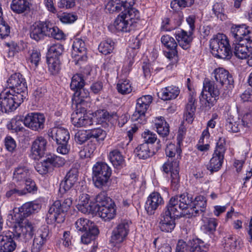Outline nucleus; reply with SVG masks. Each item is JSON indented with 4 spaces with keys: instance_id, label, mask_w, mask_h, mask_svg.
Here are the masks:
<instances>
[{
    "instance_id": "f257e3e1",
    "label": "nucleus",
    "mask_w": 252,
    "mask_h": 252,
    "mask_svg": "<svg viewBox=\"0 0 252 252\" xmlns=\"http://www.w3.org/2000/svg\"><path fill=\"white\" fill-rule=\"evenodd\" d=\"M172 197L181 211V214L188 218L203 212L206 207V200L202 195L197 196L193 200L191 195L186 192Z\"/></svg>"
},
{
    "instance_id": "09e8293b",
    "label": "nucleus",
    "mask_w": 252,
    "mask_h": 252,
    "mask_svg": "<svg viewBox=\"0 0 252 252\" xmlns=\"http://www.w3.org/2000/svg\"><path fill=\"white\" fill-rule=\"evenodd\" d=\"M114 48V42L111 40H107L100 42L98 46L99 51L103 54L111 53Z\"/></svg>"
},
{
    "instance_id": "58836bf2",
    "label": "nucleus",
    "mask_w": 252,
    "mask_h": 252,
    "mask_svg": "<svg viewBox=\"0 0 252 252\" xmlns=\"http://www.w3.org/2000/svg\"><path fill=\"white\" fill-rule=\"evenodd\" d=\"M11 8L15 12L20 14L30 10V3L28 0H12Z\"/></svg>"
},
{
    "instance_id": "dca6fc26",
    "label": "nucleus",
    "mask_w": 252,
    "mask_h": 252,
    "mask_svg": "<svg viewBox=\"0 0 252 252\" xmlns=\"http://www.w3.org/2000/svg\"><path fill=\"white\" fill-rule=\"evenodd\" d=\"M15 234L11 231L3 232L0 235V252H13L16 248Z\"/></svg>"
},
{
    "instance_id": "473e14b6",
    "label": "nucleus",
    "mask_w": 252,
    "mask_h": 252,
    "mask_svg": "<svg viewBox=\"0 0 252 252\" xmlns=\"http://www.w3.org/2000/svg\"><path fill=\"white\" fill-rule=\"evenodd\" d=\"M223 159V155L218 154V153L214 152L212 158L207 164V169L212 173L219 171L222 166Z\"/></svg>"
},
{
    "instance_id": "4be33fe9",
    "label": "nucleus",
    "mask_w": 252,
    "mask_h": 252,
    "mask_svg": "<svg viewBox=\"0 0 252 252\" xmlns=\"http://www.w3.org/2000/svg\"><path fill=\"white\" fill-rule=\"evenodd\" d=\"M174 35L179 46L183 49L187 50L190 48L193 39L192 32H188L183 30L178 29L176 31Z\"/></svg>"
},
{
    "instance_id": "9d476101",
    "label": "nucleus",
    "mask_w": 252,
    "mask_h": 252,
    "mask_svg": "<svg viewBox=\"0 0 252 252\" xmlns=\"http://www.w3.org/2000/svg\"><path fill=\"white\" fill-rule=\"evenodd\" d=\"M45 121V118L43 114L30 113L26 116L23 120V123L29 128L39 131L44 128Z\"/></svg>"
},
{
    "instance_id": "3c124183",
    "label": "nucleus",
    "mask_w": 252,
    "mask_h": 252,
    "mask_svg": "<svg viewBox=\"0 0 252 252\" xmlns=\"http://www.w3.org/2000/svg\"><path fill=\"white\" fill-rule=\"evenodd\" d=\"M47 62L49 70L51 73L53 75L58 73L60 70V63L59 59L50 57Z\"/></svg>"
},
{
    "instance_id": "423d86ee",
    "label": "nucleus",
    "mask_w": 252,
    "mask_h": 252,
    "mask_svg": "<svg viewBox=\"0 0 252 252\" xmlns=\"http://www.w3.org/2000/svg\"><path fill=\"white\" fill-rule=\"evenodd\" d=\"M71 198L68 197L63 200H56L50 207L47 217L51 222H63L64 220V213L66 212L72 205Z\"/></svg>"
},
{
    "instance_id": "a19ab883",
    "label": "nucleus",
    "mask_w": 252,
    "mask_h": 252,
    "mask_svg": "<svg viewBox=\"0 0 252 252\" xmlns=\"http://www.w3.org/2000/svg\"><path fill=\"white\" fill-rule=\"evenodd\" d=\"M135 153L139 158L143 159H147L154 154V152L150 150L147 143H143L139 145L135 149Z\"/></svg>"
},
{
    "instance_id": "c03bdc74",
    "label": "nucleus",
    "mask_w": 252,
    "mask_h": 252,
    "mask_svg": "<svg viewBox=\"0 0 252 252\" xmlns=\"http://www.w3.org/2000/svg\"><path fill=\"white\" fill-rule=\"evenodd\" d=\"M142 137L145 142L144 143H147L148 145V144H153L155 142H157V144L158 145L157 148V150L160 148V141L159 139H158L156 134L147 130L142 133Z\"/></svg>"
},
{
    "instance_id": "49530a36",
    "label": "nucleus",
    "mask_w": 252,
    "mask_h": 252,
    "mask_svg": "<svg viewBox=\"0 0 252 252\" xmlns=\"http://www.w3.org/2000/svg\"><path fill=\"white\" fill-rule=\"evenodd\" d=\"M204 220V224L202 226V229L206 233H213L216 230L218 225L217 220L214 218H206Z\"/></svg>"
},
{
    "instance_id": "bf43d9fd",
    "label": "nucleus",
    "mask_w": 252,
    "mask_h": 252,
    "mask_svg": "<svg viewBox=\"0 0 252 252\" xmlns=\"http://www.w3.org/2000/svg\"><path fill=\"white\" fill-rule=\"evenodd\" d=\"M63 52V46L60 44H56L51 46L49 50V54L51 56V57L54 58H58Z\"/></svg>"
},
{
    "instance_id": "a211bd4d",
    "label": "nucleus",
    "mask_w": 252,
    "mask_h": 252,
    "mask_svg": "<svg viewBox=\"0 0 252 252\" xmlns=\"http://www.w3.org/2000/svg\"><path fill=\"white\" fill-rule=\"evenodd\" d=\"M212 75L216 82L220 84L221 86L226 85V87L229 86L231 88L233 85L234 81L232 75L227 70L223 68L215 69Z\"/></svg>"
},
{
    "instance_id": "6ab92c4d",
    "label": "nucleus",
    "mask_w": 252,
    "mask_h": 252,
    "mask_svg": "<svg viewBox=\"0 0 252 252\" xmlns=\"http://www.w3.org/2000/svg\"><path fill=\"white\" fill-rule=\"evenodd\" d=\"M49 138L55 141L56 143L68 141L70 134L68 130L63 127H54L50 128L47 132Z\"/></svg>"
},
{
    "instance_id": "ddd939ff",
    "label": "nucleus",
    "mask_w": 252,
    "mask_h": 252,
    "mask_svg": "<svg viewBox=\"0 0 252 252\" xmlns=\"http://www.w3.org/2000/svg\"><path fill=\"white\" fill-rule=\"evenodd\" d=\"M50 238V231L47 226H42L35 234L32 246V252H39Z\"/></svg>"
},
{
    "instance_id": "c85d7f7f",
    "label": "nucleus",
    "mask_w": 252,
    "mask_h": 252,
    "mask_svg": "<svg viewBox=\"0 0 252 252\" xmlns=\"http://www.w3.org/2000/svg\"><path fill=\"white\" fill-rule=\"evenodd\" d=\"M226 129L230 132H238L243 128L241 120L237 114H230L227 119L225 124Z\"/></svg>"
},
{
    "instance_id": "864d4df0",
    "label": "nucleus",
    "mask_w": 252,
    "mask_h": 252,
    "mask_svg": "<svg viewBox=\"0 0 252 252\" xmlns=\"http://www.w3.org/2000/svg\"><path fill=\"white\" fill-rule=\"evenodd\" d=\"M57 17L62 23L65 24L72 23L77 19V15L66 12L58 14Z\"/></svg>"
},
{
    "instance_id": "13d9d810",
    "label": "nucleus",
    "mask_w": 252,
    "mask_h": 252,
    "mask_svg": "<svg viewBox=\"0 0 252 252\" xmlns=\"http://www.w3.org/2000/svg\"><path fill=\"white\" fill-rule=\"evenodd\" d=\"M74 139L76 143L82 144L89 139L88 130H79L75 134Z\"/></svg>"
},
{
    "instance_id": "5fc2aeb1",
    "label": "nucleus",
    "mask_w": 252,
    "mask_h": 252,
    "mask_svg": "<svg viewBox=\"0 0 252 252\" xmlns=\"http://www.w3.org/2000/svg\"><path fill=\"white\" fill-rule=\"evenodd\" d=\"M24 185L23 189L21 188V190L25 191L24 195L28 192H33L37 190L36 185L30 177L25 181L24 183L20 184L19 186Z\"/></svg>"
},
{
    "instance_id": "f8f14e48",
    "label": "nucleus",
    "mask_w": 252,
    "mask_h": 252,
    "mask_svg": "<svg viewBox=\"0 0 252 252\" xmlns=\"http://www.w3.org/2000/svg\"><path fill=\"white\" fill-rule=\"evenodd\" d=\"M18 226L16 227L15 237L21 238L25 242L30 240L35 235V228L33 224L28 220L21 221L18 223Z\"/></svg>"
},
{
    "instance_id": "c756f323",
    "label": "nucleus",
    "mask_w": 252,
    "mask_h": 252,
    "mask_svg": "<svg viewBox=\"0 0 252 252\" xmlns=\"http://www.w3.org/2000/svg\"><path fill=\"white\" fill-rule=\"evenodd\" d=\"M180 92V91L178 87L170 86L158 93V96L163 100H168L176 98L179 94Z\"/></svg>"
},
{
    "instance_id": "ea45409f",
    "label": "nucleus",
    "mask_w": 252,
    "mask_h": 252,
    "mask_svg": "<svg viewBox=\"0 0 252 252\" xmlns=\"http://www.w3.org/2000/svg\"><path fill=\"white\" fill-rule=\"evenodd\" d=\"M109 159L113 165L117 168L122 167L124 164V157L118 150H114L110 152Z\"/></svg>"
},
{
    "instance_id": "f704fd0d",
    "label": "nucleus",
    "mask_w": 252,
    "mask_h": 252,
    "mask_svg": "<svg viewBox=\"0 0 252 252\" xmlns=\"http://www.w3.org/2000/svg\"><path fill=\"white\" fill-rule=\"evenodd\" d=\"M72 48L74 52H78L82 53V55H77L78 57L77 61L75 60V63L77 64L79 62L83 60H86L87 56L85 55L86 53V48L84 41L80 38H76L73 42Z\"/></svg>"
},
{
    "instance_id": "cd10ccee",
    "label": "nucleus",
    "mask_w": 252,
    "mask_h": 252,
    "mask_svg": "<svg viewBox=\"0 0 252 252\" xmlns=\"http://www.w3.org/2000/svg\"><path fill=\"white\" fill-rule=\"evenodd\" d=\"M124 14L121 13L115 19L114 23V26L119 32H129L134 30L132 23L129 22Z\"/></svg>"
},
{
    "instance_id": "f3484780",
    "label": "nucleus",
    "mask_w": 252,
    "mask_h": 252,
    "mask_svg": "<svg viewBox=\"0 0 252 252\" xmlns=\"http://www.w3.org/2000/svg\"><path fill=\"white\" fill-rule=\"evenodd\" d=\"M162 43L167 48V51H164L165 56L170 60L177 61L178 52L177 44L174 38L168 35H163L161 38Z\"/></svg>"
},
{
    "instance_id": "37998d69",
    "label": "nucleus",
    "mask_w": 252,
    "mask_h": 252,
    "mask_svg": "<svg viewBox=\"0 0 252 252\" xmlns=\"http://www.w3.org/2000/svg\"><path fill=\"white\" fill-rule=\"evenodd\" d=\"M85 84V82L83 75L77 73L72 76L70 87V89L74 92L83 88Z\"/></svg>"
},
{
    "instance_id": "e433bc0d",
    "label": "nucleus",
    "mask_w": 252,
    "mask_h": 252,
    "mask_svg": "<svg viewBox=\"0 0 252 252\" xmlns=\"http://www.w3.org/2000/svg\"><path fill=\"white\" fill-rule=\"evenodd\" d=\"M133 5L126 8L123 10L122 13L125 16V18L129 21V22L132 23L133 28L134 29L137 22L139 20L140 15L139 11L132 7Z\"/></svg>"
},
{
    "instance_id": "2f4dec72",
    "label": "nucleus",
    "mask_w": 252,
    "mask_h": 252,
    "mask_svg": "<svg viewBox=\"0 0 252 252\" xmlns=\"http://www.w3.org/2000/svg\"><path fill=\"white\" fill-rule=\"evenodd\" d=\"M140 103L137 100L135 110L131 116V119L133 122H137L138 124H144L146 122L145 113L148 108Z\"/></svg>"
},
{
    "instance_id": "a878e982",
    "label": "nucleus",
    "mask_w": 252,
    "mask_h": 252,
    "mask_svg": "<svg viewBox=\"0 0 252 252\" xmlns=\"http://www.w3.org/2000/svg\"><path fill=\"white\" fill-rule=\"evenodd\" d=\"M46 139L41 136H37L32 143L31 151L33 155L41 157L45 154L47 145Z\"/></svg>"
},
{
    "instance_id": "6e6552de",
    "label": "nucleus",
    "mask_w": 252,
    "mask_h": 252,
    "mask_svg": "<svg viewBox=\"0 0 252 252\" xmlns=\"http://www.w3.org/2000/svg\"><path fill=\"white\" fill-rule=\"evenodd\" d=\"M25 98V97L19 94L10 91H2L0 94V110L4 113L13 111L19 106Z\"/></svg>"
},
{
    "instance_id": "2eb2a0df",
    "label": "nucleus",
    "mask_w": 252,
    "mask_h": 252,
    "mask_svg": "<svg viewBox=\"0 0 252 252\" xmlns=\"http://www.w3.org/2000/svg\"><path fill=\"white\" fill-rule=\"evenodd\" d=\"M41 205L35 201L27 202L19 208V212L15 215L18 223L24 221V219L40 209Z\"/></svg>"
},
{
    "instance_id": "412c9836",
    "label": "nucleus",
    "mask_w": 252,
    "mask_h": 252,
    "mask_svg": "<svg viewBox=\"0 0 252 252\" xmlns=\"http://www.w3.org/2000/svg\"><path fill=\"white\" fill-rule=\"evenodd\" d=\"M135 0H109L105 5V8L110 13L119 12L133 5Z\"/></svg>"
},
{
    "instance_id": "7ed1b4c3",
    "label": "nucleus",
    "mask_w": 252,
    "mask_h": 252,
    "mask_svg": "<svg viewBox=\"0 0 252 252\" xmlns=\"http://www.w3.org/2000/svg\"><path fill=\"white\" fill-rule=\"evenodd\" d=\"M45 36L51 37L57 40L64 39L63 32L57 27L53 26L50 23L35 22L30 28V37L38 41Z\"/></svg>"
},
{
    "instance_id": "0eeeda50",
    "label": "nucleus",
    "mask_w": 252,
    "mask_h": 252,
    "mask_svg": "<svg viewBox=\"0 0 252 252\" xmlns=\"http://www.w3.org/2000/svg\"><path fill=\"white\" fill-rule=\"evenodd\" d=\"M111 173V168L106 163L96 162L93 167V181L94 186L100 189L106 188Z\"/></svg>"
},
{
    "instance_id": "680f3d73",
    "label": "nucleus",
    "mask_w": 252,
    "mask_h": 252,
    "mask_svg": "<svg viewBox=\"0 0 252 252\" xmlns=\"http://www.w3.org/2000/svg\"><path fill=\"white\" fill-rule=\"evenodd\" d=\"M96 202L97 203V208L101 206V205H107L110 204L111 202L110 198L106 196L105 192H101L99 193L96 197Z\"/></svg>"
},
{
    "instance_id": "1a4fd4ad",
    "label": "nucleus",
    "mask_w": 252,
    "mask_h": 252,
    "mask_svg": "<svg viewBox=\"0 0 252 252\" xmlns=\"http://www.w3.org/2000/svg\"><path fill=\"white\" fill-rule=\"evenodd\" d=\"M7 86L10 89V91L20 94L26 97L28 94L27 85L25 79L20 73L12 74L7 81Z\"/></svg>"
},
{
    "instance_id": "20e7f679",
    "label": "nucleus",
    "mask_w": 252,
    "mask_h": 252,
    "mask_svg": "<svg viewBox=\"0 0 252 252\" xmlns=\"http://www.w3.org/2000/svg\"><path fill=\"white\" fill-rule=\"evenodd\" d=\"M173 200V198L171 197L164 212L161 214L159 227L162 231L171 232L175 227V216H183L178 206L175 203L174 204Z\"/></svg>"
},
{
    "instance_id": "c9c22d12",
    "label": "nucleus",
    "mask_w": 252,
    "mask_h": 252,
    "mask_svg": "<svg viewBox=\"0 0 252 252\" xmlns=\"http://www.w3.org/2000/svg\"><path fill=\"white\" fill-rule=\"evenodd\" d=\"M87 111V108L85 107L82 108H77V110L73 112L71 114V122L72 124L76 127H83L85 118V113Z\"/></svg>"
},
{
    "instance_id": "4468645a",
    "label": "nucleus",
    "mask_w": 252,
    "mask_h": 252,
    "mask_svg": "<svg viewBox=\"0 0 252 252\" xmlns=\"http://www.w3.org/2000/svg\"><path fill=\"white\" fill-rule=\"evenodd\" d=\"M131 221L128 220H121L112 231L111 241L113 243L123 242L127 236Z\"/></svg>"
},
{
    "instance_id": "9b49d317",
    "label": "nucleus",
    "mask_w": 252,
    "mask_h": 252,
    "mask_svg": "<svg viewBox=\"0 0 252 252\" xmlns=\"http://www.w3.org/2000/svg\"><path fill=\"white\" fill-rule=\"evenodd\" d=\"M230 34L236 42L252 41V29L244 24L233 25L230 29Z\"/></svg>"
},
{
    "instance_id": "0e129e2a",
    "label": "nucleus",
    "mask_w": 252,
    "mask_h": 252,
    "mask_svg": "<svg viewBox=\"0 0 252 252\" xmlns=\"http://www.w3.org/2000/svg\"><path fill=\"white\" fill-rule=\"evenodd\" d=\"M194 1V0H174L171 2V6L174 8V5L177 4L179 7L183 8L191 6Z\"/></svg>"
},
{
    "instance_id": "72a5a7b5",
    "label": "nucleus",
    "mask_w": 252,
    "mask_h": 252,
    "mask_svg": "<svg viewBox=\"0 0 252 252\" xmlns=\"http://www.w3.org/2000/svg\"><path fill=\"white\" fill-rule=\"evenodd\" d=\"M155 126L158 134L162 137H166L169 133V126L163 117L156 118Z\"/></svg>"
},
{
    "instance_id": "b1692460",
    "label": "nucleus",
    "mask_w": 252,
    "mask_h": 252,
    "mask_svg": "<svg viewBox=\"0 0 252 252\" xmlns=\"http://www.w3.org/2000/svg\"><path fill=\"white\" fill-rule=\"evenodd\" d=\"M89 92L83 88L74 91L73 100L76 104L77 108L87 107L90 105Z\"/></svg>"
},
{
    "instance_id": "4c0bfd02",
    "label": "nucleus",
    "mask_w": 252,
    "mask_h": 252,
    "mask_svg": "<svg viewBox=\"0 0 252 252\" xmlns=\"http://www.w3.org/2000/svg\"><path fill=\"white\" fill-rule=\"evenodd\" d=\"M30 170L25 166L17 167L13 173V180L17 183H24L30 176Z\"/></svg>"
},
{
    "instance_id": "5701e85b",
    "label": "nucleus",
    "mask_w": 252,
    "mask_h": 252,
    "mask_svg": "<svg viewBox=\"0 0 252 252\" xmlns=\"http://www.w3.org/2000/svg\"><path fill=\"white\" fill-rule=\"evenodd\" d=\"M233 53L235 56L241 59H246L248 53L252 51V41L246 40L245 42H236L234 44Z\"/></svg>"
},
{
    "instance_id": "69168bd1",
    "label": "nucleus",
    "mask_w": 252,
    "mask_h": 252,
    "mask_svg": "<svg viewBox=\"0 0 252 252\" xmlns=\"http://www.w3.org/2000/svg\"><path fill=\"white\" fill-rule=\"evenodd\" d=\"M10 31L9 26L1 18V21L0 20V36L1 38H3L7 36L10 33Z\"/></svg>"
},
{
    "instance_id": "bb28decb",
    "label": "nucleus",
    "mask_w": 252,
    "mask_h": 252,
    "mask_svg": "<svg viewBox=\"0 0 252 252\" xmlns=\"http://www.w3.org/2000/svg\"><path fill=\"white\" fill-rule=\"evenodd\" d=\"M77 208L84 214H90L94 211L90 201L89 195L86 193L81 194L79 196Z\"/></svg>"
},
{
    "instance_id": "a18cd8bd",
    "label": "nucleus",
    "mask_w": 252,
    "mask_h": 252,
    "mask_svg": "<svg viewBox=\"0 0 252 252\" xmlns=\"http://www.w3.org/2000/svg\"><path fill=\"white\" fill-rule=\"evenodd\" d=\"M99 233V230L96 225H93L91 229L88 231L85 232L81 237V241L83 243L88 244L92 240L95 239L96 236Z\"/></svg>"
},
{
    "instance_id": "052dcab7",
    "label": "nucleus",
    "mask_w": 252,
    "mask_h": 252,
    "mask_svg": "<svg viewBox=\"0 0 252 252\" xmlns=\"http://www.w3.org/2000/svg\"><path fill=\"white\" fill-rule=\"evenodd\" d=\"M36 171L40 174H46L50 169V165L47 158L42 162L37 163L35 166Z\"/></svg>"
},
{
    "instance_id": "8fccbe9b",
    "label": "nucleus",
    "mask_w": 252,
    "mask_h": 252,
    "mask_svg": "<svg viewBox=\"0 0 252 252\" xmlns=\"http://www.w3.org/2000/svg\"><path fill=\"white\" fill-rule=\"evenodd\" d=\"M117 89L118 92L122 94H129L132 91L130 82L127 80H120L117 84Z\"/></svg>"
},
{
    "instance_id": "338daca9",
    "label": "nucleus",
    "mask_w": 252,
    "mask_h": 252,
    "mask_svg": "<svg viewBox=\"0 0 252 252\" xmlns=\"http://www.w3.org/2000/svg\"><path fill=\"white\" fill-rule=\"evenodd\" d=\"M24 190H21V187L19 186H15L14 188L12 187L9 190L7 191L5 196L7 198H9L13 196H21L24 195Z\"/></svg>"
},
{
    "instance_id": "7c9ffc66",
    "label": "nucleus",
    "mask_w": 252,
    "mask_h": 252,
    "mask_svg": "<svg viewBox=\"0 0 252 252\" xmlns=\"http://www.w3.org/2000/svg\"><path fill=\"white\" fill-rule=\"evenodd\" d=\"M221 86L220 84L215 83L214 80L206 78L203 82V92H207L209 94L214 97H219L220 94Z\"/></svg>"
},
{
    "instance_id": "393cba45",
    "label": "nucleus",
    "mask_w": 252,
    "mask_h": 252,
    "mask_svg": "<svg viewBox=\"0 0 252 252\" xmlns=\"http://www.w3.org/2000/svg\"><path fill=\"white\" fill-rule=\"evenodd\" d=\"M98 215L104 221H110L113 219L116 215V209L114 203L107 205H101L97 209Z\"/></svg>"
},
{
    "instance_id": "aec40b11",
    "label": "nucleus",
    "mask_w": 252,
    "mask_h": 252,
    "mask_svg": "<svg viewBox=\"0 0 252 252\" xmlns=\"http://www.w3.org/2000/svg\"><path fill=\"white\" fill-rule=\"evenodd\" d=\"M163 203L160 194L157 192L152 193L148 197L145 208L149 215H153L158 208Z\"/></svg>"
},
{
    "instance_id": "774afa93",
    "label": "nucleus",
    "mask_w": 252,
    "mask_h": 252,
    "mask_svg": "<svg viewBox=\"0 0 252 252\" xmlns=\"http://www.w3.org/2000/svg\"><path fill=\"white\" fill-rule=\"evenodd\" d=\"M241 122L243 127H250L252 125V112L246 113Z\"/></svg>"
},
{
    "instance_id": "f03ea898",
    "label": "nucleus",
    "mask_w": 252,
    "mask_h": 252,
    "mask_svg": "<svg viewBox=\"0 0 252 252\" xmlns=\"http://www.w3.org/2000/svg\"><path fill=\"white\" fill-rule=\"evenodd\" d=\"M182 150L179 146L170 143L165 149L167 157L171 158L165 162L162 167L166 173L170 172L171 187L173 190H177L180 187L179 160L181 158Z\"/></svg>"
},
{
    "instance_id": "79ce46f5",
    "label": "nucleus",
    "mask_w": 252,
    "mask_h": 252,
    "mask_svg": "<svg viewBox=\"0 0 252 252\" xmlns=\"http://www.w3.org/2000/svg\"><path fill=\"white\" fill-rule=\"evenodd\" d=\"M75 225L78 231L87 232L91 229V226L95 225L87 219L80 218L75 222Z\"/></svg>"
},
{
    "instance_id": "6e6d98bb",
    "label": "nucleus",
    "mask_w": 252,
    "mask_h": 252,
    "mask_svg": "<svg viewBox=\"0 0 252 252\" xmlns=\"http://www.w3.org/2000/svg\"><path fill=\"white\" fill-rule=\"evenodd\" d=\"M89 139L95 138L97 141L103 140L105 137V131L101 128H94L88 130Z\"/></svg>"
},
{
    "instance_id": "4d7b16f0",
    "label": "nucleus",
    "mask_w": 252,
    "mask_h": 252,
    "mask_svg": "<svg viewBox=\"0 0 252 252\" xmlns=\"http://www.w3.org/2000/svg\"><path fill=\"white\" fill-rule=\"evenodd\" d=\"M204 246V242L200 239H193L191 242L190 251L191 252H206L202 249Z\"/></svg>"
},
{
    "instance_id": "de8ad7c7",
    "label": "nucleus",
    "mask_w": 252,
    "mask_h": 252,
    "mask_svg": "<svg viewBox=\"0 0 252 252\" xmlns=\"http://www.w3.org/2000/svg\"><path fill=\"white\" fill-rule=\"evenodd\" d=\"M218 99V97H214L209 94H204L203 91H202L200 97V101L203 103L204 107L207 109H210L214 106Z\"/></svg>"
},
{
    "instance_id": "39448f33",
    "label": "nucleus",
    "mask_w": 252,
    "mask_h": 252,
    "mask_svg": "<svg viewBox=\"0 0 252 252\" xmlns=\"http://www.w3.org/2000/svg\"><path fill=\"white\" fill-rule=\"evenodd\" d=\"M212 54L216 57L222 59H229L232 52L226 36L223 34H218L210 41Z\"/></svg>"
},
{
    "instance_id": "603ef678",
    "label": "nucleus",
    "mask_w": 252,
    "mask_h": 252,
    "mask_svg": "<svg viewBox=\"0 0 252 252\" xmlns=\"http://www.w3.org/2000/svg\"><path fill=\"white\" fill-rule=\"evenodd\" d=\"M50 168L51 166L59 167L63 166L65 163V160L63 158L56 155L51 156L47 158Z\"/></svg>"
},
{
    "instance_id": "e2e57ef3",
    "label": "nucleus",
    "mask_w": 252,
    "mask_h": 252,
    "mask_svg": "<svg viewBox=\"0 0 252 252\" xmlns=\"http://www.w3.org/2000/svg\"><path fill=\"white\" fill-rule=\"evenodd\" d=\"M78 172L77 169L72 168L66 174L64 178L73 185L78 180Z\"/></svg>"
}]
</instances>
